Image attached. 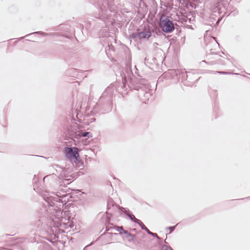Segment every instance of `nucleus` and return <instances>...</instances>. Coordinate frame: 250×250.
I'll return each instance as SVG.
<instances>
[{
    "label": "nucleus",
    "mask_w": 250,
    "mask_h": 250,
    "mask_svg": "<svg viewBox=\"0 0 250 250\" xmlns=\"http://www.w3.org/2000/svg\"><path fill=\"white\" fill-rule=\"evenodd\" d=\"M79 136L83 137H91V134L89 132H79Z\"/></svg>",
    "instance_id": "nucleus-9"
},
{
    "label": "nucleus",
    "mask_w": 250,
    "mask_h": 250,
    "mask_svg": "<svg viewBox=\"0 0 250 250\" xmlns=\"http://www.w3.org/2000/svg\"><path fill=\"white\" fill-rule=\"evenodd\" d=\"M122 211L124 212L125 214L130 218L131 220L138 224L137 221H140V220L136 218L134 215L130 213L129 211L128 210H126L125 208H123L122 209Z\"/></svg>",
    "instance_id": "nucleus-7"
},
{
    "label": "nucleus",
    "mask_w": 250,
    "mask_h": 250,
    "mask_svg": "<svg viewBox=\"0 0 250 250\" xmlns=\"http://www.w3.org/2000/svg\"><path fill=\"white\" fill-rule=\"evenodd\" d=\"M135 231V229H132L131 230V232H134V231Z\"/></svg>",
    "instance_id": "nucleus-15"
},
{
    "label": "nucleus",
    "mask_w": 250,
    "mask_h": 250,
    "mask_svg": "<svg viewBox=\"0 0 250 250\" xmlns=\"http://www.w3.org/2000/svg\"><path fill=\"white\" fill-rule=\"evenodd\" d=\"M160 27L165 33H171L174 29L172 22L167 18L162 17L160 19Z\"/></svg>",
    "instance_id": "nucleus-3"
},
{
    "label": "nucleus",
    "mask_w": 250,
    "mask_h": 250,
    "mask_svg": "<svg viewBox=\"0 0 250 250\" xmlns=\"http://www.w3.org/2000/svg\"><path fill=\"white\" fill-rule=\"evenodd\" d=\"M138 222V224L140 225V226L141 227L142 229L146 230L147 233L149 234H151L153 236H157V235L156 233L151 232L150 231V230L144 225V224L142 223L141 221H137Z\"/></svg>",
    "instance_id": "nucleus-8"
},
{
    "label": "nucleus",
    "mask_w": 250,
    "mask_h": 250,
    "mask_svg": "<svg viewBox=\"0 0 250 250\" xmlns=\"http://www.w3.org/2000/svg\"><path fill=\"white\" fill-rule=\"evenodd\" d=\"M39 33V32H36L34 33Z\"/></svg>",
    "instance_id": "nucleus-17"
},
{
    "label": "nucleus",
    "mask_w": 250,
    "mask_h": 250,
    "mask_svg": "<svg viewBox=\"0 0 250 250\" xmlns=\"http://www.w3.org/2000/svg\"><path fill=\"white\" fill-rule=\"evenodd\" d=\"M46 177H47V176H46V177H44V178H43V180H44H44L45 179V178H46Z\"/></svg>",
    "instance_id": "nucleus-16"
},
{
    "label": "nucleus",
    "mask_w": 250,
    "mask_h": 250,
    "mask_svg": "<svg viewBox=\"0 0 250 250\" xmlns=\"http://www.w3.org/2000/svg\"><path fill=\"white\" fill-rule=\"evenodd\" d=\"M99 18L103 20L106 26L120 21L121 15L112 0H104L100 7Z\"/></svg>",
    "instance_id": "nucleus-2"
},
{
    "label": "nucleus",
    "mask_w": 250,
    "mask_h": 250,
    "mask_svg": "<svg viewBox=\"0 0 250 250\" xmlns=\"http://www.w3.org/2000/svg\"><path fill=\"white\" fill-rule=\"evenodd\" d=\"M116 229H117V231L119 232V233L121 234V235H123L124 234V229H123L122 227H117V228H116Z\"/></svg>",
    "instance_id": "nucleus-10"
},
{
    "label": "nucleus",
    "mask_w": 250,
    "mask_h": 250,
    "mask_svg": "<svg viewBox=\"0 0 250 250\" xmlns=\"http://www.w3.org/2000/svg\"><path fill=\"white\" fill-rule=\"evenodd\" d=\"M175 226H172V227H169L166 228V229H169L170 230L169 233L172 232L174 229H175Z\"/></svg>",
    "instance_id": "nucleus-12"
},
{
    "label": "nucleus",
    "mask_w": 250,
    "mask_h": 250,
    "mask_svg": "<svg viewBox=\"0 0 250 250\" xmlns=\"http://www.w3.org/2000/svg\"><path fill=\"white\" fill-rule=\"evenodd\" d=\"M66 195L64 192L62 193L57 192L56 193L47 192L46 194H43L42 196L48 206L46 211L51 215L50 218L54 227L71 229V223L67 218L63 216V212L59 207V206H62V200Z\"/></svg>",
    "instance_id": "nucleus-1"
},
{
    "label": "nucleus",
    "mask_w": 250,
    "mask_h": 250,
    "mask_svg": "<svg viewBox=\"0 0 250 250\" xmlns=\"http://www.w3.org/2000/svg\"><path fill=\"white\" fill-rule=\"evenodd\" d=\"M125 236H123V239L125 241L130 243H134L135 241V236L134 235L128 232L126 230H124Z\"/></svg>",
    "instance_id": "nucleus-6"
},
{
    "label": "nucleus",
    "mask_w": 250,
    "mask_h": 250,
    "mask_svg": "<svg viewBox=\"0 0 250 250\" xmlns=\"http://www.w3.org/2000/svg\"><path fill=\"white\" fill-rule=\"evenodd\" d=\"M145 95H146V97H148V96H150V93H148V92H146V93H145Z\"/></svg>",
    "instance_id": "nucleus-14"
},
{
    "label": "nucleus",
    "mask_w": 250,
    "mask_h": 250,
    "mask_svg": "<svg viewBox=\"0 0 250 250\" xmlns=\"http://www.w3.org/2000/svg\"><path fill=\"white\" fill-rule=\"evenodd\" d=\"M162 250H173L172 249L168 246L164 245L162 248Z\"/></svg>",
    "instance_id": "nucleus-11"
},
{
    "label": "nucleus",
    "mask_w": 250,
    "mask_h": 250,
    "mask_svg": "<svg viewBox=\"0 0 250 250\" xmlns=\"http://www.w3.org/2000/svg\"><path fill=\"white\" fill-rule=\"evenodd\" d=\"M216 73H219V74H227V72H224V71H216Z\"/></svg>",
    "instance_id": "nucleus-13"
},
{
    "label": "nucleus",
    "mask_w": 250,
    "mask_h": 250,
    "mask_svg": "<svg viewBox=\"0 0 250 250\" xmlns=\"http://www.w3.org/2000/svg\"><path fill=\"white\" fill-rule=\"evenodd\" d=\"M132 37L136 39H148L151 35V32L148 30L138 32L132 34Z\"/></svg>",
    "instance_id": "nucleus-5"
},
{
    "label": "nucleus",
    "mask_w": 250,
    "mask_h": 250,
    "mask_svg": "<svg viewBox=\"0 0 250 250\" xmlns=\"http://www.w3.org/2000/svg\"><path fill=\"white\" fill-rule=\"evenodd\" d=\"M66 157L76 161L79 157L78 149L77 147H67L65 149Z\"/></svg>",
    "instance_id": "nucleus-4"
}]
</instances>
